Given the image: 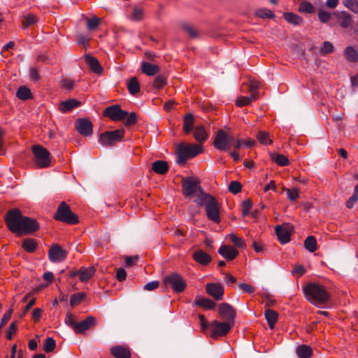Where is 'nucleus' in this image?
Masks as SVG:
<instances>
[{"instance_id": "obj_1", "label": "nucleus", "mask_w": 358, "mask_h": 358, "mask_svg": "<svg viewBox=\"0 0 358 358\" xmlns=\"http://www.w3.org/2000/svg\"><path fill=\"white\" fill-rule=\"evenodd\" d=\"M306 299L313 304H324L329 299V294L326 289L316 283H310L303 288Z\"/></svg>"}, {"instance_id": "obj_2", "label": "nucleus", "mask_w": 358, "mask_h": 358, "mask_svg": "<svg viewBox=\"0 0 358 358\" xmlns=\"http://www.w3.org/2000/svg\"><path fill=\"white\" fill-rule=\"evenodd\" d=\"M202 152L203 148L201 145L180 143L176 148V162L178 164L183 165L188 159L193 158Z\"/></svg>"}, {"instance_id": "obj_3", "label": "nucleus", "mask_w": 358, "mask_h": 358, "mask_svg": "<svg viewBox=\"0 0 358 358\" xmlns=\"http://www.w3.org/2000/svg\"><path fill=\"white\" fill-rule=\"evenodd\" d=\"M53 217L57 221L68 224H76L79 222L78 217L71 211L70 206L64 201L59 203Z\"/></svg>"}, {"instance_id": "obj_4", "label": "nucleus", "mask_w": 358, "mask_h": 358, "mask_svg": "<svg viewBox=\"0 0 358 358\" xmlns=\"http://www.w3.org/2000/svg\"><path fill=\"white\" fill-rule=\"evenodd\" d=\"M31 150L34 155V162L38 168H46L50 166V152L40 145L32 146Z\"/></svg>"}, {"instance_id": "obj_5", "label": "nucleus", "mask_w": 358, "mask_h": 358, "mask_svg": "<svg viewBox=\"0 0 358 358\" xmlns=\"http://www.w3.org/2000/svg\"><path fill=\"white\" fill-rule=\"evenodd\" d=\"M24 217L17 208L8 210L5 220L9 230L13 233L19 234Z\"/></svg>"}, {"instance_id": "obj_6", "label": "nucleus", "mask_w": 358, "mask_h": 358, "mask_svg": "<svg viewBox=\"0 0 358 358\" xmlns=\"http://www.w3.org/2000/svg\"><path fill=\"white\" fill-rule=\"evenodd\" d=\"M124 132V129L105 131L100 134L99 142L106 147L112 146L123 139Z\"/></svg>"}, {"instance_id": "obj_7", "label": "nucleus", "mask_w": 358, "mask_h": 358, "mask_svg": "<svg viewBox=\"0 0 358 358\" xmlns=\"http://www.w3.org/2000/svg\"><path fill=\"white\" fill-rule=\"evenodd\" d=\"M164 283L166 286H170L175 293L182 292L187 287L185 280L178 273H172L165 276Z\"/></svg>"}, {"instance_id": "obj_8", "label": "nucleus", "mask_w": 358, "mask_h": 358, "mask_svg": "<svg viewBox=\"0 0 358 358\" xmlns=\"http://www.w3.org/2000/svg\"><path fill=\"white\" fill-rule=\"evenodd\" d=\"M233 141L232 136L228 134L224 130L220 129L215 137L213 145L220 151L227 150Z\"/></svg>"}, {"instance_id": "obj_9", "label": "nucleus", "mask_w": 358, "mask_h": 358, "mask_svg": "<svg viewBox=\"0 0 358 358\" xmlns=\"http://www.w3.org/2000/svg\"><path fill=\"white\" fill-rule=\"evenodd\" d=\"M234 325L226 322L213 320L210 324L211 329L210 337L216 339L218 337L225 336Z\"/></svg>"}, {"instance_id": "obj_10", "label": "nucleus", "mask_w": 358, "mask_h": 358, "mask_svg": "<svg viewBox=\"0 0 358 358\" xmlns=\"http://www.w3.org/2000/svg\"><path fill=\"white\" fill-rule=\"evenodd\" d=\"M205 208L206 216L208 220L217 224L220 222V206L215 197L213 199H210V201H208V203L206 205Z\"/></svg>"}, {"instance_id": "obj_11", "label": "nucleus", "mask_w": 358, "mask_h": 358, "mask_svg": "<svg viewBox=\"0 0 358 358\" xmlns=\"http://www.w3.org/2000/svg\"><path fill=\"white\" fill-rule=\"evenodd\" d=\"M128 112L121 109L119 105H113L107 107L103 111V115L113 121H121L126 118Z\"/></svg>"}, {"instance_id": "obj_12", "label": "nucleus", "mask_w": 358, "mask_h": 358, "mask_svg": "<svg viewBox=\"0 0 358 358\" xmlns=\"http://www.w3.org/2000/svg\"><path fill=\"white\" fill-rule=\"evenodd\" d=\"M182 187L185 196H192L202 189L199 182L190 177L182 180Z\"/></svg>"}, {"instance_id": "obj_13", "label": "nucleus", "mask_w": 358, "mask_h": 358, "mask_svg": "<svg viewBox=\"0 0 358 358\" xmlns=\"http://www.w3.org/2000/svg\"><path fill=\"white\" fill-rule=\"evenodd\" d=\"M219 314L221 317L225 320L226 322L234 325L236 310L235 309L227 303H222L219 306Z\"/></svg>"}, {"instance_id": "obj_14", "label": "nucleus", "mask_w": 358, "mask_h": 358, "mask_svg": "<svg viewBox=\"0 0 358 358\" xmlns=\"http://www.w3.org/2000/svg\"><path fill=\"white\" fill-rule=\"evenodd\" d=\"M76 129L84 136H90L93 132V124L90 120L85 118H79L75 123Z\"/></svg>"}, {"instance_id": "obj_15", "label": "nucleus", "mask_w": 358, "mask_h": 358, "mask_svg": "<svg viewBox=\"0 0 358 358\" xmlns=\"http://www.w3.org/2000/svg\"><path fill=\"white\" fill-rule=\"evenodd\" d=\"M67 255V252L59 245L55 244L49 250L48 257L52 262H63Z\"/></svg>"}, {"instance_id": "obj_16", "label": "nucleus", "mask_w": 358, "mask_h": 358, "mask_svg": "<svg viewBox=\"0 0 358 358\" xmlns=\"http://www.w3.org/2000/svg\"><path fill=\"white\" fill-rule=\"evenodd\" d=\"M206 293L215 301H220L224 295V287L217 282H210L206 285Z\"/></svg>"}, {"instance_id": "obj_17", "label": "nucleus", "mask_w": 358, "mask_h": 358, "mask_svg": "<svg viewBox=\"0 0 358 358\" xmlns=\"http://www.w3.org/2000/svg\"><path fill=\"white\" fill-rule=\"evenodd\" d=\"M292 229V226L287 223L275 227V234L281 243L285 244L290 241Z\"/></svg>"}, {"instance_id": "obj_18", "label": "nucleus", "mask_w": 358, "mask_h": 358, "mask_svg": "<svg viewBox=\"0 0 358 358\" xmlns=\"http://www.w3.org/2000/svg\"><path fill=\"white\" fill-rule=\"evenodd\" d=\"M38 229V223L35 219L24 216L18 234H31Z\"/></svg>"}, {"instance_id": "obj_19", "label": "nucleus", "mask_w": 358, "mask_h": 358, "mask_svg": "<svg viewBox=\"0 0 358 358\" xmlns=\"http://www.w3.org/2000/svg\"><path fill=\"white\" fill-rule=\"evenodd\" d=\"M110 354L115 358H131V353L128 346L115 345L110 350Z\"/></svg>"}, {"instance_id": "obj_20", "label": "nucleus", "mask_w": 358, "mask_h": 358, "mask_svg": "<svg viewBox=\"0 0 358 358\" xmlns=\"http://www.w3.org/2000/svg\"><path fill=\"white\" fill-rule=\"evenodd\" d=\"M218 253L227 261H232L238 255L239 252L232 246L222 245L218 249Z\"/></svg>"}, {"instance_id": "obj_21", "label": "nucleus", "mask_w": 358, "mask_h": 358, "mask_svg": "<svg viewBox=\"0 0 358 358\" xmlns=\"http://www.w3.org/2000/svg\"><path fill=\"white\" fill-rule=\"evenodd\" d=\"M95 325L96 318L93 316H89L85 320L76 324L75 332L76 334H83L86 330Z\"/></svg>"}, {"instance_id": "obj_22", "label": "nucleus", "mask_w": 358, "mask_h": 358, "mask_svg": "<svg viewBox=\"0 0 358 358\" xmlns=\"http://www.w3.org/2000/svg\"><path fill=\"white\" fill-rule=\"evenodd\" d=\"M193 259L201 265L206 266L211 262V257L206 252L198 250L192 254Z\"/></svg>"}, {"instance_id": "obj_23", "label": "nucleus", "mask_w": 358, "mask_h": 358, "mask_svg": "<svg viewBox=\"0 0 358 358\" xmlns=\"http://www.w3.org/2000/svg\"><path fill=\"white\" fill-rule=\"evenodd\" d=\"M85 60L92 72L96 74H100L102 72L103 69L99 62L95 57L90 55H86L85 56Z\"/></svg>"}, {"instance_id": "obj_24", "label": "nucleus", "mask_w": 358, "mask_h": 358, "mask_svg": "<svg viewBox=\"0 0 358 358\" xmlns=\"http://www.w3.org/2000/svg\"><path fill=\"white\" fill-rule=\"evenodd\" d=\"M194 196H195L194 202L197 203L200 206H206L208 201H210V199H213L214 197L209 194L204 192L203 189H200L197 193H196Z\"/></svg>"}, {"instance_id": "obj_25", "label": "nucleus", "mask_w": 358, "mask_h": 358, "mask_svg": "<svg viewBox=\"0 0 358 358\" xmlns=\"http://www.w3.org/2000/svg\"><path fill=\"white\" fill-rule=\"evenodd\" d=\"M80 104H81L80 101H79L75 99H69V100L62 101L59 104V110L62 113H67V112H69L71 110L80 106Z\"/></svg>"}, {"instance_id": "obj_26", "label": "nucleus", "mask_w": 358, "mask_h": 358, "mask_svg": "<svg viewBox=\"0 0 358 358\" xmlns=\"http://www.w3.org/2000/svg\"><path fill=\"white\" fill-rule=\"evenodd\" d=\"M193 136L194 139L200 144L204 143L208 138V132L202 126L195 127L193 131Z\"/></svg>"}, {"instance_id": "obj_27", "label": "nucleus", "mask_w": 358, "mask_h": 358, "mask_svg": "<svg viewBox=\"0 0 358 358\" xmlns=\"http://www.w3.org/2000/svg\"><path fill=\"white\" fill-rule=\"evenodd\" d=\"M96 269L94 266H89L87 268L81 267L79 269V279L81 282H85L90 280L94 275Z\"/></svg>"}, {"instance_id": "obj_28", "label": "nucleus", "mask_w": 358, "mask_h": 358, "mask_svg": "<svg viewBox=\"0 0 358 358\" xmlns=\"http://www.w3.org/2000/svg\"><path fill=\"white\" fill-rule=\"evenodd\" d=\"M334 15L339 20L340 25L343 28H348L351 26L352 17L349 13L345 11L337 12Z\"/></svg>"}, {"instance_id": "obj_29", "label": "nucleus", "mask_w": 358, "mask_h": 358, "mask_svg": "<svg viewBox=\"0 0 358 358\" xmlns=\"http://www.w3.org/2000/svg\"><path fill=\"white\" fill-rule=\"evenodd\" d=\"M152 169L156 173L164 175L169 171V165L165 161L157 160L152 163Z\"/></svg>"}, {"instance_id": "obj_30", "label": "nucleus", "mask_w": 358, "mask_h": 358, "mask_svg": "<svg viewBox=\"0 0 358 358\" xmlns=\"http://www.w3.org/2000/svg\"><path fill=\"white\" fill-rule=\"evenodd\" d=\"M142 72L147 76H154L159 71V67L156 64L143 62L141 65Z\"/></svg>"}, {"instance_id": "obj_31", "label": "nucleus", "mask_w": 358, "mask_h": 358, "mask_svg": "<svg viewBox=\"0 0 358 358\" xmlns=\"http://www.w3.org/2000/svg\"><path fill=\"white\" fill-rule=\"evenodd\" d=\"M265 318L270 329H273L278 321V313L271 309H267L264 313Z\"/></svg>"}, {"instance_id": "obj_32", "label": "nucleus", "mask_w": 358, "mask_h": 358, "mask_svg": "<svg viewBox=\"0 0 358 358\" xmlns=\"http://www.w3.org/2000/svg\"><path fill=\"white\" fill-rule=\"evenodd\" d=\"M194 304L207 310H213L216 306L215 302L206 298H196Z\"/></svg>"}, {"instance_id": "obj_33", "label": "nucleus", "mask_w": 358, "mask_h": 358, "mask_svg": "<svg viewBox=\"0 0 358 358\" xmlns=\"http://www.w3.org/2000/svg\"><path fill=\"white\" fill-rule=\"evenodd\" d=\"M38 246L36 241L31 238H27L23 240L22 243V248L29 253H33L36 251Z\"/></svg>"}, {"instance_id": "obj_34", "label": "nucleus", "mask_w": 358, "mask_h": 358, "mask_svg": "<svg viewBox=\"0 0 358 358\" xmlns=\"http://www.w3.org/2000/svg\"><path fill=\"white\" fill-rule=\"evenodd\" d=\"M194 124V118L192 114L188 113L187 114L183 119V127L182 129L186 134H189L192 129L193 126Z\"/></svg>"}, {"instance_id": "obj_35", "label": "nucleus", "mask_w": 358, "mask_h": 358, "mask_svg": "<svg viewBox=\"0 0 358 358\" xmlns=\"http://www.w3.org/2000/svg\"><path fill=\"white\" fill-rule=\"evenodd\" d=\"M296 352L299 358H310L313 355L312 348L306 345L298 346Z\"/></svg>"}, {"instance_id": "obj_36", "label": "nucleus", "mask_w": 358, "mask_h": 358, "mask_svg": "<svg viewBox=\"0 0 358 358\" xmlns=\"http://www.w3.org/2000/svg\"><path fill=\"white\" fill-rule=\"evenodd\" d=\"M283 16L287 22L294 25H299L303 22V18L301 16L293 13H285Z\"/></svg>"}, {"instance_id": "obj_37", "label": "nucleus", "mask_w": 358, "mask_h": 358, "mask_svg": "<svg viewBox=\"0 0 358 358\" xmlns=\"http://www.w3.org/2000/svg\"><path fill=\"white\" fill-rule=\"evenodd\" d=\"M344 55L346 57V59L350 62H358V52L354 48L351 46L347 47L344 50Z\"/></svg>"}, {"instance_id": "obj_38", "label": "nucleus", "mask_w": 358, "mask_h": 358, "mask_svg": "<svg viewBox=\"0 0 358 358\" xmlns=\"http://www.w3.org/2000/svg\"><path fill=\"white\" fill-rule=\"evenodd\" d=\"M16 96L20 100L25 101L31 98V92L27 87L21 86L16 92Z\"/></svg>"}, {"instance_id": "obj_39", "label": "nucleus", "mask_w": 358, "mask_h": 358, "mask_svg": "<svg viewBox=\"0 0 358 358\" xmlns=\"http://www.w3.org/2000/svg\"><path fill=\"white\" fill-rule=\"evenodd\" d=\"M305 248L310 252H314L317 250V241L313 236H308L303 243Z\"/></svg>"}, {"instance_id": "obj_40", "label": "nucleus", "mask_w": 358, "mask_h": 358, "mask_svg": "<svg viewBox=\"0 0 358 358\" xmlns=\"http://www.w3.org/2000/svg\"><path fill=\"white\" fill-rule=\"evenodd\" d=\"M127 89L129 93L132 95H135L139 92L140 85L136 77H133L129 80L127 84Z\"/></svg>"}, {"instance_id": "obj_41", "label": "nucleus", "mask_w": 358, "mask_h": 358, "mask_svg": "<svg viewBox=\"0 0 358 358\" xmlns=\"http://www.w3.org/2000/svg\"><path fill=\"white\" fill-rule=\"evenodd\" d=\"M271 158L272 161L281 166H287L289 163L288 158L284 155L273 153L271 155Z\"/></svg>"}, {"instance_id": "obj_42", "label": "nucleus", "mask_w": 358, "mask_h": 358, "mask_svg": "<svg viewBox=\"0 0 358 358\" xmlns=\"http://www.w3.org/2000/svg\"><path fill=\"white\" fill-rule=\"evenodd\" d=\"M256 138L259 141V142L262 145H270L273 143V141L270 138V135L268 132L260 131H259L257 135Z\"/></svg>"}, {"instance_id": "obj_43", "label": "nucleus", "mask_w": 358, "mask_h": 358, "mask_svg": "<svg viewBox=\"0 0 358 358\" xmlns=\"http://www.w3.org/2000/svg\"><path fill=\"white\" fill-rule=\"evenodd\" d=\"M257 99L255 95H250L248 96H240L236 99V105L238 107H242L249 105L252 101Z\"/></svg>"}, {"instance_id": "obj_44", "label": "nucleus", "mask_w": 358, "mask_h": 358, "mask_svg": "<svg viewBox=\"0 0 358 358\" xmlns=\"http://www.w3.org/2000/svg\"><path fill=\"white\" fill-rule=\"evenodd\" d=\"M299 11L302 13H313L315 7L308 1H302L299 6Z\"/></svg>"}, {"instance_id": "obj_45", "label": "nucleus", "mask_w": 358, "mask_h": 358, "mask_svg": "<svg viewBox=\"0 0 358 358\" xmlns=\"http://www.w3.org/2000/svg\"><path fill=\"white\" fill-rule=\"evenodd\" d=\"M144 17V10L141 7H134L131 14L132 21H141Z\"/></svg>"}, {"instance_id": "obj_46", "label": "nucleus", "mask_w": 358, "mask_h": 358, "mask_svg": "<svg viewBox=\"0 0 358 358\" xmlns=\"http://www.w3.org/2000/svg\"><path fill=\"white\" fill-rule=\"evenodd\" d=\"M85 297L86 294L85 292L76 293L71 296L70 305L73 307L79 304Z\"/></svg>"}, {"instance_id": "obj_47", "label": "nucleus", "mask_w": 358, "mask_h": 358, "mask_svg": "<svg viewBox=\"0 0 358 358\" xmlns=\"http://www.w3.org/2000/svg\"><path fill=\"white\" fill-rule=\"evenodd\" d=\"M56 347V343L53 338H47L43 343V350L45 352L49 353L52 352Z\"/></svg>"}, {"instance_id": "obj_48", "label": "nucleus", "mask_w": 358, "mask_h": 358, "mask_svg": "<svg viewBox=\"0 0 358 358\" xmlns=\"http://www.w3.org/2000/svg\"><path fill=\"white\" fill-rule=\"evenodd\" d=\"M37 22L36 16L33 14H28L22 20V25L24 28L34 24Z\"/></svg>"}, {"instance_id": "obj_49", "label": "nucleus", "mask_w": 358, "mask_h": 358, "mask_svg": "<svg viewBox=\"0 0 358 358\" xmlns=\"http://www.w3.org/2000/svg\"><path fill=\"white\" fill-rule=\"evenodd\" d=\"M100 22H101L100 18H99L96 16H93L91 18L87 19V27L90 31L94 30L99 27V25L100 24Z\"/></svg>"}, {"instance_id": "obj_50", "label": "nucleus", "mask_w": 358, "mask_h": 358, "mask_svg": "<svg viewBox=\"0 0 358 358\" xmlns=\"http://www.w3.org/2000/svg\"><path fill=\"white\" fill-rule=\"evenodd\" d=\"M255 15L260 18H273L274 14L273 11L267 8H260L255 12Z\"/></svg>"}, {"instance_id": "obj_51", "label": "nucleus", "mask_w": 358, "mask_h": 358, "mask_svg": "<svg viewBox=\"0 0 358 358\" xmlns=\"http://www.w3.org/2000/svg\"><path fill=\"white\" fill-rule=\"evenodd\" d=\"M181 28L192 38H196L198 35L197 31L189 24H183L181 25Z\"/></svg>"}, {"instance_id": "obj_52", "label": "nucleus", "mask_w": 358, "mask_h": 358, "mask_svg": "<svg viewBox=\"0 0 358 358\" xmlns=\"http://www.w3.org/2000/svg\"><path fill=\"white\" fill-rule=\"evenodd\" d=\"M343 3L352 12L358 13V1L357 0H343Z\"/></svg>"}, {"instance_id": "obj_53", "label": "nucleus", "mask_w": 358, "mask_h": 358, "mask_svg": "<svg viewBox=\"0 0 358 358\" xmlns=\"http://www.w3.org/2000/svg\"><path fill=\"white\" fill-rule=\"evenodd\" d=\"M283 190L286 191L287 198L292 201L296 200L299 196V189L297 188L287 189L284 187Z\"/></svg>"}, {"instance_id": "obj_54", "label": "nucleus", "mask_w": 358, "mask_h": 358, "mask_svg": "<svg viewBox=\"0 0 358 358\" xmlns=\"http://www.w3.org/2000/svg\"><path fill=\"white\" fill-rule=\"evenodd\" d=\"M228 188L230 192L236 194L241 191L242 185L238 181L234 180L230 182Z\"/></svg>"}, {"instance_id": "obj_55", "label": "nucleus", "mask_w": 358, "mask_h": 358, "mask_svg": "<svg viewBox=\"0 0 358 358\" xmlns=\"http://www.w3.org/2000/svg\"><path fill=\"white\" fill-rule=\"evenodd\" d=\"M252 203L250 199H245L242 202V215L247 216L249 215Z\"/></svg>"}, {"instance_id": "obj_56", "label": "nucleus", "mask_w": 358, "mask_h": 358, "mask_svg": "<svg viewBox=\"0 0 358 358\" xmlns=\"http://www.w3.org/2000/svg\"><path fill=\"white\" fill-rule=\"evenodd\" d=\"M259 87V83L256 80H251L250 82L249 90L251 92V95H255V98H259L258 88Z\"/></svg>"}, {"instance_id": "obj_57", "label": "nucleus", "mask_w": 358, "mask_h": 358, "mask_svg": "<svg viewBox=\"0 0 358 358\" xmlns=\"http://www.w3.org/2000/svg\"><path fill=\"white\" fill-rule=\"evenodd\" d=\"M166 84V79L163 76H158L155 79L153 86L155 88L160 89Z\"/></svg>"}, {"instance_id": "obj_58", "label": "nucleus", "mask_w": 358, "mask_h": 358, "mask_svg": "<svg viewBox=\"0 0 358 358\" xmlns=\"http://www.w3.org/2000/svg\"><path fill=\"white\" fill-rule=\"evenodd\" d=\"M334 45L329 41H324L321 48L320 52L323 55L331 53L334 51Z\"/></svg>"}, {"instance_id": "obj_59", "label": "nucleus", "mask_w": 358, "mask_h": 358, "mask_svg": "<svg viewBox=\"0 0 358 358\" xmlns=\"http://www.w3.org/2000/svg\"><path fill=\"white\" fill-rule=\"evenodd\" d=\"M137 122V115L132 112L131 113H128L126 117L125 125L127 127L134 125Z\"/></svg>"}, {"instance_id": "obj_60", "label": "nucleus", "mask_w": 358, "mask_h": 358, "mask_svg": "<svg viewBox=\"0 0 358 358\" xmlns=\"http://www.w3.org/2000/svg\"><path fill=\"white\" fill-rule=\"evenodd\" d=\"M62 87L67 90H71L75 86V82L71 79H63L62 80Z\"/></svg>"}, {"instance_id": "obj_61", "label": "nucleus", "mask_w": 358, "mask_h": 358, "mask_svg": "<svg viewBox=\"0 0 358 358\" xmlns=\"http://www.w3.org/2000/svg\"><path fill=\"white\" fill-rule=\"evenodd\" d=\"M230 241L237 247L243 248L245 246L244 241L236 236L234 234H231L230 235Z\"/></svg>"}, {"instance_id": "obj_62", "label": "nucleus", "mask_w": 358, "mask_h": 358, "mask_svg": "<svg viewBox=\"0 0 358 358\" xmlns=\"http://www.w3.org/2000/svg\"><path fill=\"white\" fill-rule=\"evenodd\" d=\"M318 18L320 22L327 23L331 18V14L327 11L320 10L318 13Z\"/></svg>"}, {"instance_id": "obj_63", "label": "nucleus", "mask_w": 358, "mask_h": 358, "mask_svg": "<svg viewBox=\"0 0 358 358\" xmlns=\"http://www.w3.org/2000/svg\"><path fill=\"white\" fill-rule=\"evenodd\" d=\"M17 324L15 322H12L7 331L6 333V338L8 340H11L13 335L15 334L17 331Z\"/></svg>"}, {"instance_id": "obj_64", "label": "nucleus", "mask_w": 358, "mask_h": 358, "mask_svg": "<svg viewBox=\"0 0 358 358\" xmlns=\"http://www.w3.org/2000/svg\"><path fill=\"white\" fill-rule=\"evenodd\" d=\"M159 285V282L157 280L150 282L144 285L143 289L148 291H152L157 289Z\"/></svg>"}]
</instances>
